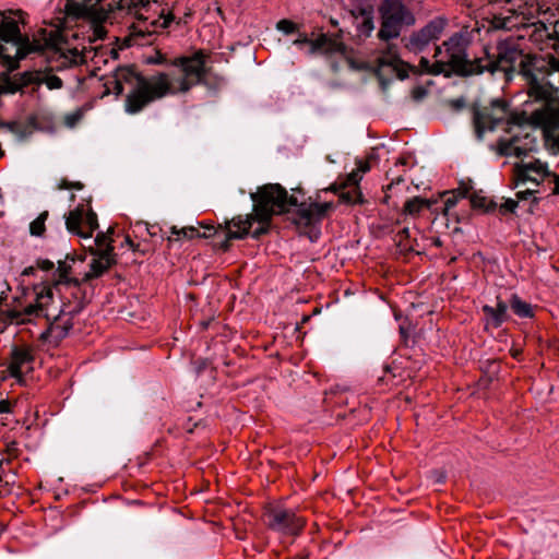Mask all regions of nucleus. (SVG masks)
<instances>
[{"instance_id": "f257e3e1", "label": "nucleus", "mask_w": 559, "mask_h": 559, "mask_svg": "<svg viewBox=\"0 0 559 559\" xmlns=\"http://www.w3.org/2000/svg\"><path fill=\"white\" fill-rule=\"evenodd\" d=\"M293 194H288L287 190L280 183H265L258 187L255 192L250 193L253 202L252 213L247 214L243 219L245 228L241 233L234 234V237H247L250 233L252 224L257 222L259 227L255 228L251 236L259 239L270 230L271 222L274 215H282L293 212V223L296 225L301 235L307 236L312 242L317 241L321 235L320 225L328 216L329 212L334 210L333 202H318L319 193L313 200L299 201L296 193L305 195L301 188L293 189Z\"/></svg>"}, {"instance_id": "f03ea898", "label": "nucleus", "mask_w": 559, "mask_h": 559, "mask_svg": "<svg viewBox=\"0 0 559 559\" xmlns=\"http://www.w3.org/2000/svg\"><path fill=\"white\" fill-rule=\"evenodd\" d=\"M492 73L502 71L506 81L521 76L531 100H554L559 90V59L551 55L524 53L516 47H499Z\"/></svg>"}, {"instance_id": "7ed1b4c3", "label": "nucleus", "mask_w": 559, "mask_h": 559, "mask_svg": "<svg viewBox=\"0 0 559 559\" xmlns=\"http://www.w3.org/2000/svg\"><path fill=\"white\" fill-rule=\"evenodd\" d=\"M75 258L70 254L66 260L58 261V267L55 277L51 281L41 282L33 285V300L21 310H9L8 318L15 324H26L33 322L35 319L45 318L50 320V307L53 304V288L73 281L74 277L70 276L72 273V264Z\"/></svg>"}, {"instance_id": "20e7f679", "label": "nucleus", "mask_w": 559, "mask_h": 559, "mask_svg": "<svg viewBox=\"0 0 559 559\" xmlns=\"http://www.w3.org/2000/svg\"><path fill=\"white\" fill-rule=\"evenodd\" d=\"M131 3L135 8L140 4L135 10L136 21L129 26V34L121 38L120 49L151 44V37L160 29L167 28L175 20L178 0H164L160 10H154L153 15H151L152 4L148 0H131Z\"/></svg>"}, {"instance_id": "39448f33", "label": "nucleus", "mask_w": 559, "mask_h": 559, "mask_svg": "<svg viewBox=\"0 0 559 559\" xmlns=\"http://www.w3.org/2000/svg\"><path fill=\"white\" fill-rule=\"evenodd\" d=\"M88 282H83V277L73 278L60 287L53 288V294L57 293L61 300V306L58 313L50 311V320L48 328L40 335L41 340H47L50 334L56 333L57 340L64 338L69 331L73 328L72 319L79 314L90 301L86 285Z\"/></svg>"}, {"instance_id": "423d86ee", "label": "nucleus", "mask_w": 559, "mask_h": 559, "mask_svg": "<svg viewBox=\"0 0 559 559\" xmlns=\"http://www.w3.org/2000/svg\"><path fill=\"white\" fill-rule=\"evenodd\" d=\"M444 47L443 62L451 76H472L488 71L492 73L496 57H491L487 50L485 55L474 60L467 56L468 40L462 33H454L442 43Z\"/></svg>"}, {"instance_id": "0eeeda50", "label": "nucleus", "mask_w": 559, "mask_h": 559, "mask_svg": "<svg viewBox=\"0 0 559 559\" xmlns=\"http://www.w3.org/2000/svg\"><path fill=\"white\" fill-rule=\"evenodd\" d=\"M378 12L380 28L377 37L384 43L399 38L404 27H411L416 23L414 12L403 0H382Z\"/></svg>"}, {"instance_id": "6e6552de", "label": "nucleus", "mask_w": 559, "mask_h": 559, "mask_svg": "<svg viewBox=\"0 0 559 559\" xmlns=\"http://www.w3.org/2000/svg\"><path fill=\"white\" fill-rule=\"evenodd\" d=\"M171 91L168 74L162 72L150 79H140L126 97L124 110L130 115L142 111L151 103L163 98Z\"/></svg>"}, {"instance_id": "1a4fd4ad", "label": "nucleus", "mask_w": 559, "mask_h": 559, "mask_svg": "<svg viewBox=\"0 0 559 559\" xmlns=\"http://www.w3.org/2000/svg\"><path fill=\"white\" fill-rule=\"evenodd\" d=\"M263 523L270 531L281 536L297 537L302 533L307 522L293 509L270 504L264 509Z\"/></svg>"}, {"instance_id": "9d476101", "label": "nucleus", "mask_w": 559, "mask_h": 559, "mask_svg": "<svg viewBox=\"0 0 559 559\" xmlns=\"http://www.w3.org/2000/svg\"><path fill=\"white\" fill-rule=\"evenodd\" d=\"M103 0H67L66 12L76 19H87L93 23V39H103L106 28L103 23L108 17V11L100 7Z\"/></svg>"}, {"instance_id": "9b49d317", "label": "nucleus", "mask_w": 559, "mask_h": 559, "mask_svg": "<svg viewBox=\"0 0 559 559\" xmlns=\"http://www.w3.org/2000/svg\"><path fill=\"white\" fill-rule=\"evenodd\" d=\"M509 115V104L503 99H493L489 106L473 108V124L477 140L484 139L486 131H493Z\"/></svg>"}, {"instance_id": "f8f14e48", "label": "nucleus", "mask_w": 559, "mask_h": 559, "mask_svg": "<svg viewBox=\"0 0 559 559\" xmlns=\"http://www.w3.org/2000/svg\"><path fill=\"white\" fill-rule=\"evenodd\" d=\"M205 62L206 55L203 50H198L189 57L176 58L170 62L171 66L180 68L183 73V78L179 82L180 92L186 93L202 82L206 74Z\"/></svg>"}, {"instance_id": "ddd939ff", "label": "nucleus", "mask_w": 559, "mask_h": 559, "mask_svg": "<svg viewBox=\"0 0 559 559\" xmlns=\"http://www.w3.org/2000/svg\"><path fill=\"white\" fill-rule=\"evenodd\" d=\"M447 26V17L436 16L421 28L413 32L404 46L409 52L420 53L430 43H435L441 37Z\"/></svg>"}, {"instance_id": "4468645a", "label": "nucleus", "mask_w": 559, "mask_h": 559, "mask_svg": "<svg viewBox=\"0 0 559 559\" xmlns=\"http://www.w3.org/2000/svg\"><path fill=\"white\" fill-rule=\"evenodd\" d=\"M536 102L543 103V106L531 114V121L534 126L542 128L545 135L549 138L559 131V106H552V100Z\"/></svg>"}, {"instance_id": "2eb2a0df", "label": "nucleus", "mask_w": 559, "mask_h": 559, "mask_svg": "<svg viewBox=\"0 0 559 559\" xmlns=\"http://www.w3.org/2000/svg\"><path fill=\"white\" fill-rule=\"evenodd\" d=\"M35 358L32 348L27 346H14L10 354L8 371L19 383L23 381L24 373L33 370Z\"/></svg>"}, {"instance_id": "dca6fc26", "label": "nucleus", "mask_w": 559, "mask_h": 559, "mask_svg": "<svg viewBox=\"0 0 559 559\" xmlns=\"http://www.w3.org/2000/svg\"><path fill=\"white\" fill-rule=\"evenodd\" d=\"M94 258L90 263V270L82 277L83 282L91 283L93 280L102 277L114 265L117 264V254L111 253V249H99L97 253H92Z\"/></svg>"}, {"instance_id": "f3484780", "label": "nucleus", "mask_w": 559, "mask_h": 559, "mask_svg": "<svg viewBox=\"0 0 559 559\" xmlns=\"http://www.w3.org/2000/svg\"><path fill=\"white\" fill-rule=\"evenodd\" d=\"M243 219V216L238 215L233 217L230 221H226L225 226H222L221 229L213 237L214 248L223 252H227L230 249V241L233 239H243L245 237L233 236L234 234L242 231V229L245 228Z\"/></svg>"}, {"instance_id": "a211bd4d", "label": "nucleus", "mask_w": 559, "mask_h": 559, "mask_svg": "<svg viewBox=\"0 0 559 559\" xmlns=\"http://www.w3.org/2000/svg\"><path fill=\"white\" fill-rule=\"evenodd\" d=\"M546 176H548L547 167L539 160L518 166L515 186L519 187L527 181L535 183V186H539Z\"/></svg>"}, {"instance_id": "6ab92c4d", "label": "nucleus", "mask_w": 559, "mask_h": 559, "mask_svg": "<svg viewBox=\"0 0 559 559\" xmlns=\"http://www.w3.org/2000/svg\"><path fill=\"white\" fill-rule=\"evenodd\" d=\"M481 311L485 316V329H499L504 322L510 320L508 313V302L497 297L496 307L484 305Z\"/></svg>"}, {"instance_id": "aec40b11", "label": "nucleus", "mask_w": 559, "mask_h": 559, "mask_svg": "<svg viewBox=\"0 0 559 559\" xmlns=\"http://www.w3.org/2000/svg\"><path fill=\"white\" fill-rule=\"evenodd\" d=\"M347 47L338 36L331 37L326 34H320L316 39H311L310 41V53L345 55Z\"/></svg>"}, {"instance_id": "412c9836", "label": "nucleus", "mask_w": 559, "mask_h": 559, "mask_svg": "<svg viewBox=\"0 0 559 559\" xmlns=\"http://www.w3.org/2000/svg\"><path fill=\"white\" fill-rule=\"evenodd\" d=\"M12 43L17 46L15 57H11L9 55L3 57V64L10 72L20 67V60L26 58L31 52L38 50V47L29 41L27 35L22 34L21 38H16V40H13Z\"/></svg>"}, {"instance_id": "4be33fe9", "label": "nucleus", "mask_w": 559, "mask_h": 559, "mask_svg": "<svg viewBox=\"0 0 559 559\" xmlns=\"http://www.w3.org/2000/svg\"><path fill=\"white\" fill-rule=\"evenodd\" d=\"M19 15V20L2 13V20L0 23V39L5 43H12L16 38H21V29L19 23H24V12L19 10L15 12Z\"/></svg>"}, {"instance_id": "5701e85b", "label": "nucleus", "mask_w": 559, "mask_h": 559, "mask_svg": "<svg viewBox=\"0 0 559 559\" xmlns=\"http://www.w3.org/2000/svg\"><path fill=\"white\" fill-rule=\"evenodd\" d=\"M67 230L81 238H91V233H85L83 225L84 206L78 205L74 210L70 211L66 216Z\"/></svg>"}, {"instance_id": "b1692460", "label": "nucleus", "mask_w": 559, "mask_h": 559, "mask_svg": "<svg viewBox=\"0 0 559 559\" xmlns=\"http://www.w3.org/2000/svg\"><path fill=\"white\" fill-rule=\"evenodd\" d=\"M112 76L123 85L128 84L131 87L135 86L140 82V79H145L144 75L136 71L135 66L118 67L114 71Z\"/></svg>"}, {"instance_id": "393cba45", "label": "nucleus", "mask_w": 559, "mask_h": 559, "mask_svg": "<svg viewBox=\"0 0 559 559\" xmlns=\"http://www.w3.org/2000/svg\"><path fill=\"white\" fill-rule=\"evenodd\" d=\"M421 73L430 75L442 74L445 78H451L450 72L445 68L443 59H437L433 63H430L426 57H421L417 67V74Z\"/></svg>"}, {"instance_id": "a878e982", "label": "nucleus", "mask_w": 559, "mask_h": 559, "mask_svg": "<svg viewBox=\"0 0 559 559\" xmlns=\"http://www.w3.org/2000/svg\"><path fill=\"white\" fill-rule=\"evenodd\" d=\"M399 60L400 56L397 53L396 46L389 44L386 48L381 51V55L377 58L378 72H380L384 68H390L392 70L393 67L396 66Z\"/></svg>"}, {"instance_id": "bb28decb", "label": "nucleus", "mask_w": 559, "mask_h": 559, "mask_svg": "<svg viewBox=\"0 0 559 559\" xmlns=\"http://www.w3.org/2000/svg\"><path fill=\"white\" fill-rule=\"evenodd\" d=\"M511 308V310L520 318H533L534 317V309L533 306L524 300L518 295L512 294L508 304V308Z\"/></svg>"}, {"instance_id": "cd10ccee", "label": "nucleus", "mask_w": 559, "mask_h": 559, "mask_svg": "<svg viewBox=\"0 0 559 559\" xmlns=\"http://www.w3.org/2000/svg\"><path fill=\"white\" fill-rule=\"evenodd\" d=\"M430 205L429 200L421 197H414L404 203L403 213L411 216H418L424 210L430 209Z\"/></svg>"}, {"instance_id": "c85d7f7f", "label": "nucleus", "mask_w": 559, "mask_h": 559, "mask_svg": "<svg viewBox=\"0 0 559 559\" xmlns=\"http://www.w3.org/2000/svg\"><path fill=\"white\" fill-rule=\"evenodd\" d=\"M340 201L348 205L365 203V199L359 187L343 188V190L340 192Z\"/></svg>"}, {"instance_id": "c756f323", "label": "nucleus", "mask_w": 559, "mask_h": 559, "mask_svg": "<svg viewBox=\"0 0 559 559\" xmlns=\"http://www.w3.org/2000/svg\"><path fill=\"white\" fill-rule=\"evenodd\" d=\"M170 233H171V235H175L176 238L167 237L168 247H170V245L174 241L179 240L181 238L194 239V238H199V236H200V229L194 226H186L180 229L177 228L176 226H173L170 228Z\"/></svg>"}, {"instance_id": "7c9ffc66", "label": "nucleus", "mask_w": 559, "mask_h": 559, "mask_svg": "<svg viewBox=\"0 0 559 559\" xmlns=\"http://www.w3.org/2000/svg\"><path fill=\"white\" fill-rule=\"evenodd\" d=\"M471 206L475 210H481L485 213L493 212L497 207V203L493 200H488L486 197L480 195L477 192L469 194Z\"/></svg>"}, {"instance_id": "2f4dec72", "label": "nucleus", "mask_w": 559, "mask_h": 559, "mask_svg": "<svg viewBox=\"0 0 559 559\" xmlns=\"http://www.w3.org/2000/svg\"><path fill=\"white\" fill-rule=\"evenodd\" d=\"M49 216L48 211L41 212L33 222L29 224V234L35 237L44 236L46 231V221Z\"/></svg>"}, {"instance_id": "473e14b6", "label": "nucleus", "mask_w": 559, "mask_h": 559, "mask_svg": "<svg viewBox=\"0 0 559 559\" xmlns=\"http://www.w3.org/2000/svg\"><path fill=\"white\" fill-rule=\"evenodd\" d=\"M356 22V31L358 36L369 37L374 29L373 14L365 16Z\"/></svg>"}, {"instance_id": "72a5a7b5", "label": "nucleus", "mask_w": 559, "mask_h": 559, "mask_svg": "<svg viewBox=\"0 0 559 559\" xmlns=\"http://www.w3.org/2000/svg\"><path fill=\"white\" fill-rule=\"evenodd\" d=\"M95 247L91 248V253H97L99 249H111V253H115V247L112 245L114 240L106 233H98L95 237Z\"/></svg>"}, {"instance_id": "f704fd0d", "label": "nucleus", "mask_w": 559, "mask_h": 559, "mask_svg": "<svg viewBox=\"0 0 559 559\" xmlns=\"http://www.w3.org/2000/svg\"><path fill=\"white\" fill-rule=\"evenodd\" d=\"M395 242L401 251L413 250V240L411 239L409 229L404 227L395 235Z\"/></svg>"}, {"instance_id": "c9c22d12", "label": "nucleus", "mask_w": 559, "mask_h": 559, "mask_svg": "<svg viewBox=\"0 0 559 559\" xmlns=\"http://www.w3.org/2000/svg\"><path fill=\"white\" fill-rule=\"evenodd\" d=\"M392 71L395 72L396 76L400 80H405L408 78L409 72L417 74V67H415L400 58L396 66L393 67Z\"/></svg>"}, {"instance_id": "e433bc0d", "label": "nucleus", "mask_w": 559, "mask_h": 559, "mask_svg": "<svg viewBox=\"0 0 559 559\" xmlns=\"http://www.w3.org/2000/svg\"><path fill=\"white\" fill-rule=\"evenodd\" d=\"M349 13L355 21H358L365 16L373 14L374 9L369 3L359 2L355 5H353V8L349 10Z\"/></svg>"}, {"instance_id": "4c0bfd02", "label": "nucleus", "mask_w": 559, "mask_h": 559, "mask_svg": "<svg viewBox=\"0 0 559 559\" xmlns=\"http://www.w3.org/2000/svg\"><path fill=\"white\" fill-rule=\"evenodd\" d=\"M519 141V136H512L509 140L499 139L497 142V153L500 156H511L513 144H516Z\"/></svg>"}, {"instance_id": "58836bf2", "label": "nucleus", "mask_w": 559, "mask_h": 559, "mask_svg": "<svg viewBox=\"0 0 559 559\" xmlns=\"http://www.w3.org/2000/svg\"><path fill=\"white\" fill-rule=\"evenodd\" d=\"M83 223L85 233H91L92 236L93 233L98 228L97 214L92 209H88L86 213L84 212Z\"/></svg>"}, {"instance_id": "ea45409f", "label": "nucleus", "mask_w": 559, "mask_h": 559, "mask_svg": "<svg viewBox=\"0 0 559 559\" xmlns=\"http://www.w3.org/2000/svg\"><path fill=\"white\" fill-rule=\"evenodd\" d=\"M22 86V88L27 87L33 84H37L39 82L38 76L36 73L31 71H25L23 73H17L14 75Z\"/></svg>"}, {"instance_id": "a19ab883", "label": "nucleus", "mask_w": 559, "mask_h": 559, "mask_svg": "<svg viewBox=\"0 0 559 559\" xmlns=\"http://www.w3.org/2000/svg\"><path fill=\"white\" fill-rule=\"evenodd\" d=\"M276 28L286 35L293 34L299 29L295 22L287 19L280 20L276 23Z\"/></svg>"}, {"instance_id": "79ce46f5", "label": "nucleus", "mask_w": 559, "mask_h": 559, "mask_svg": "<svg viewBox=\"0 0 559 559\" xmlns=\"http://www.w3.org/2000/svg\"><path fill=\"white\" fill-rule=\"evenodd\" d=\"M443 195L445 197L443 212L445 216H450L451 210L456 205L460 198L453 191H447Z\"/></svg>"}, {"instance_id": "37998d69", "label": "nucleus", "mask_w": 559, "mask_h": 559, "mask_svg": "<svg viewBox=\"0 0 559 559\" xmlns=\"http://www.w3.org/2000/svg\"><path fill=\"white\" fill-rule=\"evenodd\" d=\"M110 85H112V92L116 96H120L123 93V84L112 76L110 81L105 83L106 91L104 92V95L110 94Z\"/></svg>"}, {"instance_id": "c03bdc74", "label": "nucleus", "mask_w": 559, "mask_h": 559, "mask_svg": "<svg viewBox=\"0 0 559 559\" xmlns=\"http://www.w3.org/2000/svg\"><path fill=\"white\" fill-rule=\"evenodd\" d=\"M22 90V86L17 82L16 78L13 75L12 78L8 76L4 80V92L14 94Z\"/></svg>"}, {"instance_id": "a18cd8bd", "label": "nucleus", "mask_w": 559, "mask_h": 559, "mask_svg": "<svg viewBox=\"0 0 559 559\" xmlns=\"http://www.w3.org/2000/svg\"><path fill=\"white\" fill-rule=\"evenodd\" d=\"M223 225L214 226V225H206L201 223L200 227L203 229V231H200L199 238H210L214 237L216 233L221 229Z\"/></svg>"}, {"instance_id": "49530a36", "label": "nucleus", "mask_w": 559, "mask_h": 559, "mask_svg": "<svg viewBox=\"0 0 559 559\" xmlns=\"http://www.w3.org/2000/svg\"><path fill=\"white\" fill-rule=\"evenodd\" d=\"M518 206H519V201L513 200V199H507L499 206V212L502 215H506L507 213H514Z\"/></svg>"}, {"instance_id": "de8ad7c7", "label": "nucleus", "mask_w": 559, "mask_h": 559, "mask_svg": "<svg viewBox=\"0 0 559 559\" xmlns=\"http://www.w3.org/2000/svg\"><path fill=\"white\" fill-rule=\"evenodd\" d=\"M372 160H376V157L374 155H369L367 158L365 159H359L357 160V168L356 170L362 175V174H366L368 173L370 169H371V162Z\"/></svg>"}, {"instance_id": "09e8293b", "label": "nucleus", "mask_w": 559, "mask_h": 559, "mask_svg": "<svg viewBox=\"0 0 559 559\" xmlns=\"http://www.w3.org/2000/svg\"><path fill=\"white\" fill-rule=\"evenodd\" d=\"M361 175L355 169L347 175L346 180L343 182V188L347 187H359Z\"/></svg>"}, {"instance_id": "8fccbe9b", "label": "nucleus", "mask_w": 559, "mask_h": 559, "mask_svg": "<svg viewBox=\"0 0 559 559\" xmlns=\"http://www.w3.org/2000/svg\"><path fill=\"white\" fill-rule=\"evenodd\" d=\"M45 83L50 90L61 88L63 85L62 80L57 75L47 76Z\"/></svg>"}, {"instance_id": "3c124183", "label": "nucleus", "mask_w": 559, "mask_h": 559, "mask_svg": "<svg viewBox=\"0 0 559 559\" xmlns=\"http://www.w3.org/2000/svg\"><path fill=\"white\" fill-rule=\"evenodd\" d=\"M166 62L167 59L160 51H156L154 56L146 58L147 64H164Z\"/></svg>"}, {"instance_id": "603ef678", "label": "nucleus", "mask_w": 559, "mask_h": 559, "mask_svg": "<svg viewBox=\"0 0 559 559\" xmlns=\"http://www.w3.org/2000/svg\"><path fill=\"white\" fill-rule=\"evenodd\" d=\"M471 190H472V187L469 185L461 182L459 188L453 190V192H455V194L459 198H467V195L469 194Z\"/></svg>"}, {"instance_id": "864d4df0", "label": "nucleus", "mask_w": 559, "mask_h": 559, "mask_svg": "<svg viewBox=\"0 0 559 559\" xmlns=\"http://www.w3.org/2000/svg\"><path fill=\"white\" fill-rule=\"evenodd\" d=\"M36 266H37V269H40L43 271H50L53 269L55 264L52 261H50L48 259H38L36 261Z\"/></svg>"}, {"instance_id": "5fc2aeb1", "label": "nucleus", "mask_w": 559, "mask_h": 559, "mask_svg": "<svg viewBox=\"0 0 559 559\" xmlns=\"http://www.w3.org/2000/svg\"><path fill=\"white\" fill-rule=\"evenodd\" d=\"M145 228L151 237H157L162 233V228L157 224L145 223Z\"/></svg>"}, {"instance_id": "6e6d98bb", "label": "nucleus", "mask_w": 559, "mask_h": 559, "mask_svg": "<svg viewBox=\"0 0 559 559\" xmlns=\"http://www.w3.org/2000/svg\"><path fill=\"white\" fill-rule=\"evenodd\" d=\"M535 192H536V190H532V189H525V190L518 191L515 194L516 199H518L516 201L527 200V199L532 198Z\"/></svg>"}, {"instance_id": "4d7b16f0", "label": "nucleus", "mask_w": 559, "mask_h": 559, "mask_svg": "<svg viewBox=\"0 0 559 559\" xmlns=\"http://www.w3.org/2000/svg\"><path fill=\"white\" fill-rule=\"evenodd\" d=\"M203 423L202 420L192 423V418L190 417L187 423L183 425V428L187 432L192 433L199 426H201Z\"/></svg>"}, {"instance_id": "13d9d810", "label": "nucleus", "mask_w": 559, "mask_h": 559, "mask_svg": "<svg viewBox=\"0 0 559 559\" xmlns=\"http://www.w3.org/2000/svg\"><path fill=\"white\" fill-rule=\"evenodd\" d=\"M310 41H311V39L308 37V35L306 33H300L298 38L294 40V45L300 46V45L307 44L310 46Z\"/></svg>"}, {"instance_id": "bf43d9fd", "label": "nucleus", "mask_w": 559, "mask_h": 559, "mask_svg": "<svg viewBox=\"0 0 559 559\" xmlns=\"http://www.w3.org/2000/svg\"><path fill=\"white\" fill-rule=\"evenodd\" d=\"M12 411V404L9 400H1L0 401V414H7L11 413Z\"/></svg>"}, {"instance_id": "052dcab7", "label": "nucleus", "mask_w": 559, "mask_h": 559, "mask_svg": "<svg viewBox=\"0 0 559 559\" xmlns=\"http://www.w3.org/2000/svg\"><path fill=\"white\" fill-rule=\"evenodd\" d=\"M7 453L11 456V457H17L19 456V448H17V443L16 442H12L8 445L7 448Z\"/></svg>"}, {"instance_id": "680f3d73", "label": "nucleus", "mask_w": 559, "mask_h": 559, "mask_svg": "<svg viewBox=\"0 0 559 559\" xmlns=\"http://www.w3.org/2000/svg\"><path fill=\"white\" fill-rule=\"evenodd\" d=\"M506 120H507L508 124H518V126H520L522 123L521 117L519 115H516V114H509Z\"/></svg>"}, {"instance_id": "e2e57ef3", "label": "nucleus", "mask_w": 559, "mask_h": 559, "mask_svg": "<svg viewBox=\"0 0 559 559\" xmlns=\"http://www.w3.org/2000/svg\"><path fill=\"white\" fill-rule=\"evenodd\" d=\"M426 94V90L424 87H415L413 91H412V95H413V98L415 100H419L421 99Z\"/></svg>"}, {"instance_id": "0e129e2a", "label": "nucleus", "mask_w": 559, "mask_h": 559, "mask_svg": "<svg viewBox=\"0 0 559 559\" xmlns=\"http://www.w3.org/2000/svg\"><path fill=\"white\" fill-rule=\"evenodd\" d=\"M450 105L453 109L461 110L462 108L465 107V99L464 98L452 99L450 102Z\"/></svg>"}, {"instance_id": "69168bd1", "label": "nucleus", "mask_w": 559, "mask_h": 559, "mask_svg": "<svg viewBox=\"0 0 559 559\" xmlns=\"http://www.w3.org/2000/svg\"><path fill=\"white\" fill-rule=\"evenodd\" d=\"M526 153H527V151L525 148L516 146L515 144H513L512 155H514L516 157H522V156H525Z\"/></svg>"}, {"instance_id": "338daca9", "label": "nucleus", "mask_w": 559, "mask_h": 559, "mask_svg": "<svg viewBox=\"0 0 559 559\" xmlns=\"http://www.w3.org/2000/svg\"><path fill=\"white\" fill-rule=\"evenodd\" d=\"M403 181H404L403 175H397L395 177H392L391 182L386 186V189L390 190V189H392L393 186L400 185Z\"/></svg>"}, {"instance_id": "774afa93", "label": "nucleus", "mask_w": 559, "mask_h": 559, "mask_svg": "<svg viewBox=\"0 0 559 559\" xmlns=\"http://www.w3.org/2000/svg\"><path fill=\"white\" fill-rule=\"evenodd\" d=\"M433 57L436 58V60L439 59V58L440 59H445V57H444V47L442 45L436 46Z\"/></svg>"}]
</instances>
